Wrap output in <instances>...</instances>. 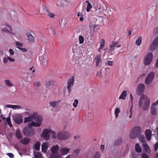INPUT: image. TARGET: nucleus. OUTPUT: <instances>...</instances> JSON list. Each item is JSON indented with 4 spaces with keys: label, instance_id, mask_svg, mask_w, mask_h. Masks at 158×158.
I'll list each match as a JSON object with an SVG mask.
<instances>
[{
    "label": "nucleus",
    "instance_id": "nucleus-27",
    "mask_svg": "<svg viewBox=\"0 0 158 158\" xmlns=\"http://www.w3.org/2000/svg\"><path fill=\"white\" fill-rule=\"evenodd\" d=\"M4 26H6L7 27V28H8V29H7L6 28L3 27L2 28V31H3L7 33H11V32H10V31H8V29H9L10 31H12V29H11V27L9 25H8L6 23L4 25Z\"/></svg>",
    "mask_w": 158,
    "mask_h": 158
},
{
    "label": "nucleus",
    "instance_id": "nucleus-58",
    "mask_svg": "<svg viewBox=\"0 0 158 158\" xmlns=\"http://www.w3.org/2000/svg\"><path fill=\"white\" fill-rule=\"evenodd\" d=\"M7 58L8 60L10 61L14 62L15 61V60L14 59L12 58H11L9 56H8L7 57Z\"/></svg>",
    "mask_w": 158,
    "mask_h": 158
},
{
    "label": "nucleus",
    "instance_id": "nucleus-30",
    "mask_svg": "<svg viewBox=\"0 0 158 158\" xmlns=\"http://www.w3.org/2000/svg\"><path fill=\"white\" fill-rule=\"evenodd\" d=\"M15 135L16 137L19 139H20L22 137V135L19 129H17Z\"/></svg>",
    "mask_w": 158,
    "mask_h": 158
},
{
    "label": "nucleus",
    "instance_id": "nucleus-21",
    "mask_svg": "<svg viewBox=\"0 0 158 158\" xmlns=\"http://www.w3.org/2000/svg\"><path fill=\"white\" fill-rule=\"evenodd\" d=\"M157 107L156 106L152 104L151 107V113L154 115L156 114Z\"/></svg>",
    "mask_w": 158,
    "mask_h": 158
},
{
    "label": "nucleus",
    "instance_id": "nucleus-59",
    "mask_svg": "<svg viewBox=\"0 0 158 158\" xmlns=\"http://www.w3.org/2000/svg\"><path fill=\"white\" fill-rule=\"evenodd\" d=\"M6 107L7 108H10L12 109L13 108L14 105H7L6 106Z\"/></svg>",
    "mask_w": 158,
    "mask_h": 158
},
{
    "label": "nucleus",
    "instance_id": "nucleus-23",
    "mask_svg": "<svg viewBox=\"0 0 158 158\" xmlns=\"http://www.w3.org/2000/svg\"><path fill=\"white\" fill-rule=\"evenodd\" d=\"M139 139L141 142L142 144L146 143L145 138L143 135L140 134L138 135Z\"/></svg>",
    "mask_w": 158,
    "mask_h": 158
},
{
    "label": "nucleus",
    "instance_id": "nucleus-1",
    "mask_svg": "<svg viewBox=\"0 0 158 158\" xmlns=\"http://www.w3.org/2000/svg\"><path fill=\"white\" fill-rule=\"evenodd\" d=\"M150 101L149 98L143 94L140 97L139 102V107L144 110L148 109Z\"/></svg>",
    "mask_w": 158,
    "mask_h": 158
},
{
    "label": "nucleus",
    "instance_id": "nucleus-36",
    "mask_svg": "<svg viewBox=\"0 0 158 158\" xmlns=\"http://www.w3.org/2000/svg\"><path fill=\"white\" fill-rule=\"evenodd\" d=\"M34 115V119L36 121L38 122L39 123H41V121L42 120V117L39 116H35Z\"/></svg>",
    "mask_w": 158,
    "mask_h": 158
},
{
    "label": "nucleus",
    "instance_id": "nucleus-51",
    "mask_svg": "<svg viewBox=\"0 0 158 158\" xmlns=\"http://www.w3.org/2000/svg\"><path fill=\"white\" fill-rule=\"evenodd\" d=\"M158 148V142L156 143L154 145V150L156 151Z\"/></svg>",
    "mask_w": 158,
    "mask_h": 158
},
{
    "label": "nucleus",
    "instance_id": "nucleus-35",
    "mask_svg": "<svg viewBox=\"0 0 158 158\" xmlns=\"http://www.w3.org/2000/svg\"><path fill=\"white\" fill-rule=\"evenodd\" d=\"M40 143L39 141H36L34 144V147L35 149L37 151L39 150L40 148Z\"/></svg>",
    "mask_w": 158,
    "mask_h": 158
},
{
    "label": "nucleus",
    "instance_id": "nucleus-32",
    "mask_svg": "<svg viewBox=\"0 0 158 158\" xmlns=\"http://www.w3.org/2000/svg\"><path fill=\"white\" fill-rule=\"evenodd\" d=\"M135 149L136 151L138 153L140 152H141V148L138 143H136L135 146Z\"/></svg>",
    "mask_w": 158,
    "mask_h": 158
},
{
    "label": "nucleus",
    "instance_id": "nucleus-9",
    "mask_svg": "<svg viewBox=\"0 0 158 158\" xmlns=\"http://www.w3.org/2000/svg\"><path fill=\"white\" fill-rule=\"evenodd\" d=\"M74 80V76H73L71 78L68 79L67 80V88L69 93H70L71 91V87L73 85Z\"/></svg>",
    "mask_w": 158,
    "mask_h": 158
},
{
    "label": "nucleus",
    "instance_id": "nucleus-44",
    "mask_svg": "<svg viewBox=\"0 0 158 158\" xmlns=\"http://www.w3.org/2000/svg\"><path fill=\"white\" fill-rule=\"evenodd\" d=\"M35 158H41V154L39 152H37L34 155Z\"/></svg>",
    "mask_w": 158,
    "mask_h": 158
},
{
    "label": "nucleus",
    "instance_id": "nucleus-39",
    "mask_svg": "<svg viewBox=\"0 0 158 158\" xmlns=\"http://www.w3.org/2000/svg\"><path fill=\"white\" fill-rule=\"evenodd\" d=\"M4 82L5 84L8 86L12 87L13 86V84L8 80L6 79L5 80Z\"/></svg>",
    "mask_w": 158,
    "mask_h": 158
},
{
    "label": "nucleus",
    "instance_id": "nucleus-10",
    "mask_svg": "<svg viewBox=\"0 0 158 158\" xmlns=\"http://www.w3.org/2000/svg\"><path fill=\"white\" fill-rule=\"evenodd\" d=\"M154 76V73L151 72L147 75L145 80V83L146 85H148L152 81Z\"/></svg>",
    "mask_w": 158,
    "mask_h": 158
},
{
    "label": "nucleus",
    "instance_id": "nucleus-19",
    "mask_svg": "<svg viewBox=\"0 0 158 158\" xmlns=\"http://www.w3.org/2000/svg\"><path fill=\"white\" fill-rule=\"evenodd\" d=\"M30 139L29 138L25 137L23 139H22L20 140V143L24 145H27L30 142Z\"/></svg>",
    "mask_w": 158,
    "mask_h": 158
},
{
    "label": "nucleus",
    "instance_id": "nucleus-20",
    "mask_svg": "<svg viewBox=\"0 0 158 158\" xmlns=\"http://www.w3.org/2000/svg\"><path fill=\"white\" fill-rule=\"evenodd\" d=\"M143 147L145 152L147 153H150L151 150L148 145L146 143V142L142 144Z\"/></svg>",
    "mask_w": 158,
    "mask_h": 158
},
{
    "label": "nucleus",
    "instance_id": "nucleus-26",
    "mask_svg": "<svg viewBox=\"0 0 158 158\" xmlns=\"http://www.w3.org/2000/svg\"><path fill=\"white\" fill-rule=\"evenodd\" d=\"M102 60L101 59V56L100 55H98L95 58V61L96 63V66L97 67H98L100 63Z\"/></svg>",
    "mask_w": 158,
    "mask_h": 158
},
{
    "label": "nucleus",
    "instance_id": "nucleus-4",
    "mask_svg": "<svg viewBox=\"0 0 158 158\" xmlns=\"http://www.w3.org/2000/svg\"><path fill=\"white\" fill-rule=\"evenodd\" d=\"M141 128L139 126H136L132 129L131 134L130 137L131 139H134L137 137L141 132Z\"/></svg>",
    "mask_w": 158,
    "mask_h": 158
},
{
    "label": "nucleus",
    "instance_id": "nucleus-55",
    "mask_svg": "<svg viewBox=\"0 0 158 158\" xmlns=\"http://www.w3.org/2000/svg\"><path fill=\"white\" fill-rule=\"evenodd\" d=\"M9 52L10 53L11 55H13L14 54V52L13 50L12 49H10L9 50Z\"/></svg>",
    "mask_w": 158,
    "mask_h": 158
},
{
    "label": "nucleus",
    "instance_id": "nucleus-53",
    "mask_svg": "<svg viewBox=\"0 0 158 158\" xmlns=\"http://www.w3.org/2000/svg\"><path fill=\"white\" fill-rule=\"evenodd\" d=\"M17 48L19 50H21L23 52H26L27 51V49L25 48H22L19 47H18Z\"/></svg>",
    "mask_w": 158,
    "mask_h": 158
},
{
    "label": "nucleus",
    "instance_id": "nucleus-17",
    "mask_svg": "<svg viewBox=\"0 0 158 158\" xmlns=\"http://www.w3.org/2000/svg\"><path fill=\"white\" fill-rule=\"evenodd\" d=\"M59 146L58 145H56L52 146L51 148V151L52 154L57 153L58 152Z\"/></svg>",
    "mask_w": 158,
    "mask_h": 158
},
{
    "label": "nucleus",
    "instance_id": "nucleus-52",
    "mask_svg": "<svg viewBox=\"0 0 158 158\" xmlns=\"http://www.w3.org/2000/svg\"><path fill=\"white\" fill-rule=\"evenodd\" d=\"M15 44L17 46H22L23 45V44L21 43L19 41H16L15 42Z\"/></svg>",
    "mask_w": 158,
    "mask_h": 158
},
{
    "label": "nucleus",
    "instance_id": "nucleus-61",
    "mask_svg": "<svg viewBox=\"0 0 158 158\" xmlns=\"http://www.w3.org/2000/svg\"><path fill=\"white\" fill-rule=\"evenodd\" d=\"M104 149V145L102 144L101 146V150L102 152H103Z\"/></svg>",
    "mask_w": 158,
    "mask_h": 158
},
{
    "label": "nucleus",
    "instance_id": "nucleus-3",
    "mask_svg": "<svg viewBox=\"0 0 158 158\" xmlns=\"http://www.w3.org/2000/svg\"><path fill=\"white\" fill-rule=\"evenodd\" d=\"M24 135L27 136L31 137L33 136L35 133V130L34 128L29 126L28 127H25L23 129Z\"/></svg>",
    "mask_w": 158,
    "mask_h": 158
},
{
    "label": "nucleus",
    "instance_id": "nucleus-6",
    "mask_svg": "<svg viewBox=\"0 0 158 158\" xmlns=\"http://www.w3.org/2000/svg\"><path fill=\"white\" fill-rule=\"evenodd\" d=\"M153 58L152 53L149 52L147 54L144 60V64L145 65H149L151 62Z\"/></svg>",
    "mask_w": 158,
    "mask_h": 158
},
{
    "label": "nucleus",
    "instance_id": "nucleus-57",
    "mask_svg": "<svg viewBox=\"0 0 158 158\" xmlns=\"http://www.w3.org/2000/svg\"><path fill=\"white\" fill-rule=\"evenodd\" d=\"M8 59L5 57H4L3 58V62L4 63H6L8 62Z\"/></svg>",
    "mask_w": 158,
    "mask_h": 158
},
{
    "label": "nucleus",
    "instance_id": "nucleus-54",
    "mask_svg": "<svg viewBox=\"0 0 158 158\" xmlns=\"http://www.w3.org/2000/svg\"><path fill=\"white\" fill-rule=\"evenodd\" d=\"M80 150H81L80 149H77L74 150L73 152L75 154H78Z\"/></svg>",
    "mask_w": 158,
    "mask_h": 158
},
{
    "label": "nucleus",
    "instance_id": "nucleus-47",
    "mask_svg": "<svg viewBox=\"0 0 158 158\" xmlns=\"http://www.w3.org/2000/svg\"><path fill=\"white\" fill-rule=\"evenodd\" d=\"M57 102L56 101H53V102H51L50 103V105L53 107H55L56 105Z\"/></svg>",
    "mask_w": 158,
    "mask_h": 158
},
{
    "label": "nucleus",
    "instance_id": "nucleus-49",
    "mask_svg": "<svg viewBox=\"0 0 158 158\" xmlns=\"http://www.w3.org/2000/svg\"><path fill=\"white\" fill-rule=\"evenodd\" d=\"M78 100L77 99H75L73 103V105L75 107H77L78 104Z\"/></svg>",
    "mask_w": 158,
    "mask_h": 158
},
{
    "label": "nucleus",
    "instance_id": "nucleus-33",
    "mask_svg": "<svg viewBox=\"0 0 158 158\" xmlns=\"http://www.w3.org/2000/svg\"><path fill=\"white\" fill-rule=\"evenodd\" d=\"M41 123L39 122H32L30 123L29 126H30V127L31 126H34L35 127H39L41 126Z\"/></svg>",
    "mask_w": 158,
    "mask_h": 158
},
{
    "label": "nucleus",
    "instance_id": "nucleus-37",
    "mask_svg": "<svg viewBox=\"0 0 158 158\" xmlns=\"http://www.w3.org/2000/svg\"><path fill=\"white\" fill-rule=\"evenodd\" d=\"M142 42V37L141 36L139 37L136 40L135 44L138 46L140 45Z\"/></svg>",
    "mask_w": 158,
    "mask_h": 158
},
{
    "label": "nucleus",
    "instance_id": "nucleus-63",
    "mask_svg": "<svg viewBox=\"0 0 158 158\" xmlns=\"http://www.w3.org/2000/svg\"><path fill=\"white\" fill-rule=\"evenodd\" d=\"M138 155L134 154L132 156V158H138Z\"/></svg>",
    "mask_w": 158,
    "mask_h": 158
},
{
    "label": "nucleus",
    "instance_id": "nucleus-60",
    "mask_svg": "<svg viewBox=\"0 0 158 158\" xmlns=\"http://www.w3.org/2000/svg\"><path fill=\"white\" fill-rule=\"evenodd\" d=\"M133 106V104H132L131 106V108L130 110V112L131 114H132Z\"/></svg>",
    "mask_w": 158,
    "mask_h": 158
},
{
    "label": "nucleus",
    "instance_id": "nucleus-46",
    "mask_svg": "<svg viewBox=\"0 0 158 158\" xmlns=\"http://www.w3.org/2000/svg\"><path fill=\"white\" fill-rule=\"evenodd\" d=\"M100 155L99 153L98 152H97L94 155L93 158H100Z\"/></svg>",
    "mask_w": 158,
    "mask_h": 158
},
{
    "label": "nucleus",
    "instance_id": "nucleus-15",
    "mask_svg": "<svg viewBox=\"0 0 158 158\" xmlns=\"http://www.w3.org/2000/svg\"><path fill=\"white\" fill-rule=\"evenodd\" d=\"M70 149L67 148H62L60 149V152L61 155L67 154L69 152Z\"/></svg>",
    "mask_w": 158,
    "mask_h": 158
},
{
    "label": "nucleus",
    "instance_id": "nucleus-5",
    "mask_svg": "<svg viewBox=\"0 0 158 158\" xmlns=\"http://www.w3.org/2000/svg\"><path fill=\"white\" fill-rule=\"evenodd\" d=\"M40 60V64L43 68H45L48 62V56L44 54L42 55L39 57Z\"/></svg>",
    "mask_w": 158,
    "mask_h": 158
},
{
    "label": "nucleus",
    "instance_id": "nucleus-28",
    "mask_svg": "<svg viewBox=\"0 0 158 158\" xmlns=\"http://www.w3.org/2000/svg\"><path fill=\"white\" fill-rule=\"evenodd\" d=\"M107 7L106 5L103 4L101 6H100L98 9L101 10L100 12L103 13L107 10Z\"/></svg>",
    "mask_w": 158,
    "mask_h": 158
},
{
    "label": "nucleus",
    "instance_id": "nucleus-48",
    "mask_svg": "<svg viewBox=\"0 0 158 158\" xmlns=\"http://www.w3.org/2000/svg\"><path fill=\"white\" fill-rule=\"evenodd\" d=\"M106 65L112 66L113 65V61H108L105 63Z\"/></svg>",
    "mask_w": 158,
    "mask_h": 158
},
{
    "label": "nucleus",
    "instance_id": "nucleus-12",
    "mask_svg": "<svg viewBox=\"0 0 158 158\" xmlns=\"http://www.w3.org/2000/svg\"><path fill=\"white\" fill-rule=\"evenodd\" d=\"M145 88V85L141 83L139 85L137 89V93L138 95H139L143 93Z\"/></svg>",
    "mask_w": 158,
    "mask_h": 158
},
{
    "label": "nucleus",
    "instance_id": "nucleus-18",
    "mask_svg": "<svg viewBox=\"0 0 158 158\" xmlns=\"http://www.w3.org/2000/svg\"><path fill=\"white\" fill-rule=\"evenodd\" d=\"M34 115L32 114L31 116H29L28 117H26L24 118V122L27 123L30 122L34 120Z\"/></svg>",
    "mask_w": 158,
    "mask_h": 158
},
{
    "label": "nucleus",
    "instance_id": "nucleus-16",
    "mask_svg": "<svg viewBox=\"0 0 158 158\" xmlns=\"http://www.w3.org/2000/svg\"><path fill=\"white\" fill-rule=\"evenodd\" d=\"M145 135L147 139L149 141L151 139L152 131L149 129L146 130L145 131Z\"/></svg>",
    "mask_w": 158,
    "mask_h": 158
},
{
    "label": "nucleus",
    "instance_id": "nucleus-31",
    "mask_svg": "<svg viewBox=\"0 0 158 158\" xmlns=\"http://www.w3.org/2000/svg\"><path fill=\"white\" fill-rule=\"evenodd\" d=\"M85 3H87L88 4L87 7L86 8V10L87 12L90 11V9L92 8V6L89 2L88 0L86 1Z\"/></svg>",
    "mask_w": 158,
    "mask_h": 158
},
{
    "label": "nucleus",
    "instance_id": "nucleus-22",
    "mask_svg": "<svg viewBox=\"0 0 158 158\" xmlns=\"http://www.w3.org/2000/svg\"><path fill=\"white\" fill-rule=\"evenodd\" d=\"M41 146L42 151L44 152H46L48 147V143H47L44 142L42 144Z\"/></svg>",
    "mask_w": 158,
    "mask_h": 158
},
{
    "label": "nucleus",
    "instance_id": "nucleus-7",
    "mask_svg": "<svg viewBox=\"0 0 158 158\" xmlns=\"http://www.w3.org/2000/svg\"><path fill=\"white\" fill-rule=\"evenodd\" d=\"M70 135L69 133L62 131L59 132L57 135V138L59 140H64L68 139L70 137Z\"/></svg>",
    "mask_w": 158,
    "mask_h": 158
},
{
    "label": "nucleus",
    "instance_id": "nucleus-41",
    "mask_svg": "<svg viewBox=\"0 0 158 158\" xmlns=\"http://www.w3.org/2000/svg\"><path fill=\"white\" fill-rule=\"evenodd\" d=\"M85 12L84 10H82L81 11L79 12L77 14V16H82L85 15Z\"/></svg>",
    "mask_w": 158,
    "mask_h": 158
},
{
    "label": "nucleus",
    "instance_id": "nucleus-40",
    "mask_svg": "<svg viewBox=\"0 0 158 158\" xmlns=\"http://www.w3.org/2000/svg\"><path fill=\"white\" fill-rule=\"evenodd\" d=\"M120 112V109L118 108H116L115 110L114 114L116 118H117L118 116V114Z\"/></svg>",
    "mask_w": 158,
    "mask_h": 158
},
{
    "label": "nucleus",
    "instance_id": "nucleus-43",
    "mask_svg": "<svg viewBox=\"0 0 158 158\" xmlns=\"http://www.w3.org/2000/svg\"><path fill=\"white\" fill-rule=\"evenodd\" d=\"M154 132L156 133V134H154L155 135V139L157 140L158 141V127L156 128Z\"/></svg>",
    "mask_w": 158,
    "mask_h": 158
},
{
    "label": "nucleus",
    "instance_id": "nucleus-8",
    "mask_svg": "<svg viewBox=\"0 0 158 158\" xmlns=\"http://www.w3.org/2000/svg\"><path fill=\"white\" fill-rule=\"evenodd\" d=\"M43 10L42 13L50 18H54L55 17V14L51 12L48 10V8L45 6H44L42 7Z\"/></svg>",
    "mask_w": 158,
    "mask_h": 158
},
{
    "label": "nucleus",
    "instance_id": "nucleus-11",
    "mask_svg": "<svg viewBox=\"0 0 158 158\" xmlns=\"http://www.w3.org/2000/svg\"><path fill=\"white\" fill-rule=\"evenodd\" d=\"M158 47V36L156 37L152 42L150 47V50L153 51Z\"/></svg>",
    "mask_w": 158,
    "mask_h": 158
},
{
    "label": "nucleus",
    "instance_id": "nucleus-62",
    "mask_svg": "<svg viewBox=\"0 0 158 158\" xmlns=\"http://www.w3.org/2000/svg\"><path fill=\"white\" fill-rule=\"evenodd\" d=\"M142 158H148V156L147 155L145 154H144L143 155Z\"/></svg>",
    "mask_w": 158,
    "mask_h": 158
},
{
    "label": "nucleus",
    "instance_id": "nucleus-45",
    "mask_svg": "<svg viewBox=\"0 0 158 158\" xmlns=\"http://www.w3.org/2000/svg\"><path fill=\"white\" fill-rule=\"evenodd\" d=\"M79 40L80 44L83 43L84 41V38L81 35H80L79 37Z\"/></svg>",
    "mask_w": 158,
    "mask_h": 158
},
{
    "label": "nucleus",
    "instance_id": "nucleus-50",
    "mask_svg": "<svg viewBox=\"0 0 158 158\" xmlns=\"http://www.w3.org/2000/svg\"><path fill=\"white\" fill-rule=\"evenodd\" d=\"M22 108V107L21 106L19 105H14L13 108L14 109H21Z\"/></svg>",
    "mask_w": 158,
    "mask_h": 158
},
{
    "label": "nucleus",
    "instance_id": "nucleus-2",
    "mask_svg": "<svg viewBox=\"0 0 158 158\" xmlns=\"http://www.w3.org/2000/svg\"><path fill=\"white\" fill-rule=\"evenodd\" d=\"M49 133L52 134V138H56V135L55 133L49 129H44L41 134V137L46 140H48L50 138Z\"/></svg>",
    "mask_w": 158,
    "mask_h": 158
},
{
    "label": "nucleus",
    "instance_id": "nucleus-14",
    "mask_svg": "<svg viewBox=\"0 0 158 158\" xmlns=\"http://www.w3.org/2000/svg\"><path fill=\"white\" fill-rule=\"evenodd\" d=\"M121 47L120 45L118 44V43L117 42L113 41L111 44L110 45V50L111 51H113L115 47L118 48Z\"/></svg>",
    "mask_w": 158,
    "mask_h": 158
},
{
    "label": "nucleus",
    "instance_id": "nucleus-42",
    "mask_svg": "<svg viewBox=\"0 0 158 158\" xmlns=\"http://www.w3.org/2000/svg\"><path fill=\"white\" fill-rule=\"evenodd\" d=\"M105 44V40L104 39H101V40L100 47L102 48L104 47Z\"/></svg>",
    "mask_w": 158,
    "mask_h": 158
},
{
    "label": "nucleus",
    "instance_id": "nucleus-25",
    "mask_svg": "<svg viewBox=\"0 0 158 158\" xmlns=\"http://www.w3.org/2000/svg\"><path fill=\"white\" fill-rule=\"evenodd\" d=\"M15 121L16 123L20 124L23 122V120L22 118L20 117H15L14 118Z\"/></svg>",
    "mask_w": 158,
    "mask_h": 158
},
{
    "label": "nucleus",
    "instance_id": "nucleus-24",
    "mask_svg": "<svg viewBox=\"0 0 158 158\" xmlns=\"http://www.w3.org/2000/svg\"><path fill=\"white\" fill-rule=\"evenodd\" d=\"M27 39L29 42L31 43H33L34 41V38L32 35L31 33H27Z\"/></svg>",
    "mask_w": 158,
    "mask_h": 158
},
{
    "label": "nucleus",
    "instance_id": "nucleus-34",
    "mask_svg": "<svg viewBox=\"0 0 158 158\" xmlns=\"http://www.w3.org/2000/svg\"><path fill=\"white\" fill-rule=\"evenodd\" d=\"M122 142V139L121 138L119 137L116 140L114 143V146H118L120 145Z\"/></svg>",
    "mask_w": 158,
    "mask_h": 158
},
{
    "label": "nucleus",
    "instance_id": "nucleus-29",
    "mask_svg": "<svg viewBox=\"0 0 158 158\" xmlns=\"http://www.w3.org/2000/svg\"><path fill=\"white\" fill-rule=\"evenodd\" d=\"M127 94V92L125 90H124L122 92V93L119 97V99H123V100H125L126 98Z\"/></svg>",
    "mask_w": 158,
    "mask_h": 158
},
{
    "label": "nucleus",
    "instance_id": "nucleus-64",
    "mask_svg": "<svg viewBox=\"0 0 158 158\" xmlns=\"http://www.w3.org/2000/svg\"><path fill=\"white\" fill-rule=\"evenodd\" d=\"M152 104L155 106L156 105L158 106V99L155 102L153 103Z\"/></svg>",
    "mask_w": 158,
    "mask_h": 158
},
{
    "label": "nucleus",
    "instance_id": "nucleus-56",
    "mask_svg": "<svg viewBox=\"0 0 158 158\" xmlns=\"http://www.w3.org/2000/svg\"><path fill=\"white\" fill-rule=\"evenodd\" d=\"M7 155L10 158H13L14 157V155L10 153H7Z\"/></svg>",
    "mask_w": 158,
    "mask_h": 158
},
{
    "label": "nucleus",
    "instance_id": "nucleus-13",
    "mask_svg": "<svg viewBox=\"0 0 158 158\" xmlns=\"http://www.w3.org/2000/svg\"><path fill=\"white\" fill-rule=\"evenodd\" d=\"M55 82L54 80H50L48 81L45 83V86L47 90L50 88L52 87L55 85Z\"/></svg>",
    "mask_w": 158,
    "mask_h": 158
},
{
    "label": "nucleus",
    "instance_id": "nucleus-38",
    "mask_svg": "<svg viewBox=\"0 0 158 158\" xmlns=\"http://www.w3.org/2000/svg\"><path fill=\"white\" fill-rule=\"evenodd\" d=\"M50 158H60V156L59 154L57 153H52L50 155Z\"/></svg>",
    "mask_w": 158,
    "mask_h": 158
}]
</instances>
